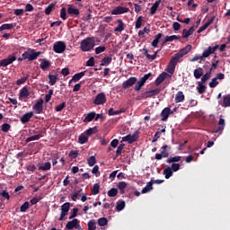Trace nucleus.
Wrapping results in <instances>:
<instances>
[{
  "instance_id": "3c124183",
  "label": "nucleus",
  "mask_w": 230,
  "mask_h": 230,
  "mask_svg": "<svg viewBox=\"0 0 230 230\" xmlns=\"http://www.w3.org/2000/svg\"><path fill=\"white\" fill-rule=\"evenodd\" d=\"M112 62V58L111 57H106L103 58L101 61V66H109Z\"/></svg>"
},
{
  "instance_id": "f03ea898",
  "label": "nucleus",
  "mask_w": 230,
  "mask_h": 230,
  "mask_svg": "<svg viewBox=\"0 0 230 230\" xmlns=\"http://www.w3.org/2000/svg\"><path fill=\"white\" fill-rule=\"evenodd\" d=\"M40 55H42V51H35L33 49H29L28 51L22 54V57H23V60L33 62V60H37Z\"/></svg>"
},
{
  "instance_id": "412c9836",
  "label": "nucleus",
  "mask_w": 230,
  "mask_h": 230,
  "mask_svg": "<svg viewBox=\"0 0 230 230\" xmlns=\"http://www.w3.org/2000/svg\"><path fill=\"white\" fill-rule=\"evenodd\" d=\"M215 21V18H210L209 20H208L204 25H202L201 27H199V29L197 31V33H202V31H204L205 30H208V27L210 26V24H213V22Z\"/></svg>"
},
{
  "instance_id": "680f3d73",
  "label": "nucleus",
  "mask_w": 230,
  "mask_h": 230,
  "mask_svg": "<svg viewBox=\"0 0 230 230\" xmlns=\"http://www.w3.org/2000/svg\"><path fill=\"white\" fill-rule=\"evenodd\" d=\"M79 151L78 150H72L68 154V157L71 159H76L78 157Z\"/></svg>"
},
{
  "instance_id": "393cba45",
  "label": "nucleus",
  "mask_w": 230,
  "mask_h": 230,
  "mask_svg": "<svg viewBox=\"0 0 230 230\" xmlns=\"http://www.w3.org/2000/svg\"><path fill=\"white\" fill-rule=\"evenodd\" d=\"M184 99H185L184 93H182V91H179L176 93L174 102H175V103H181V102H184Z\"/></svg>"
},
{
  "instance_id": "f257e3e1",
  "label": "nucleus",
  "mask_w": 230,
  "mask_h": 230,
  "mask_svg": "<svg viewBox=\"0 0 230 230\" xmlns=\"http://www.w3.org/2000/svg\"><path fill=\"white\" fill-rule=\"evenodd\" d=\"M94 46H96L94 37H88L81 41L80 49L81 50L87 52L91 51V49H94Z\"/></svg>"
},
{
  "instance_id": "49530a36",
  "label": "nucleus",
  "mask_w": 230,
  "mask_h": 230,
  "mask_svg": "<svg viewBox=\"0 0 230 230\" xmlns=\"http://www.w3.org/2000/svg\"><path fill=\"white\" fill-rule=\"evenodd\" d=\"M154 190V186L152 185L151 181H148L146 186L142 190L141 193H148L149 191H152Z\"/></svg>"
},
{
  "instance_id": "7ed1b4c3",
  "label": "nucleus",
  "mask_w": 230,
  "mask_h": 230,
  "mask_svg": "<svg viewBox=\"0 0 230 230\" xmlns=\"http://www.w3.org/2000/svg\"><path fill=\"white\" fill-rule=\"evenodd\" d=\"M181 56L178 53L174 54L171 58L167 67V72L170 73V75H173V73H175V67L177 64H179V60H181Z\"/></svg>"
},
{
  "instance_id": "69168bd1",
  "label": "nucleus",
  "mask_w": 230,
  "mask_h": 230,
  "mask_svg": "<svg viewBox=\"0 0 230 230\" xmlns=\"http://www.w3.org/2000/svg\"><path fill=\"white\" fill-rule=\"evenodd\" d=\"M87 163L89 166H94V164H96V156L94 155L90 156L88 158Z\"/></svg>"
},
{
  "instance_id": "a18cd8bd",
  "label": "nucleus",
  "mask_w": 230,
  "mask_h": 230,
  "mask_svg": "<svg viewBox=\"0 0 230 230\" xmlns=\"http://www.w3.org/2000/svg\"><path fill=\"white\" fill-rule=\"evenodd\" d=\"M207 87L204 85V83L199 82L197 86V91L199 94H204V92L206 91Z\"/></svg>"
},
{
  "instance_id": "bf43d9fd",
  "label": "nucleus",
  "mask_w": 230,
  "mask_h": 230,
  "mask_svg": "<svg viewBox=\"0 0 230 230\" xmlns=\"http://www.w3.org/2000/svg\"><path fill=\"white\" fill-rule=\"evenodd\" d=\"M141 24H143V16H139L136 22H135V28L136 30H139L141 28Z\"/></svg>"
},
{
  "instance_id": "f704fd0d",
  "label": "nucleus",
  "mask_w": 230,
  "mask_h": 230,
  "mask_svg": "<svg viewBox=\"0 0 230 230\" xmlns=\"http://www.w3.org/2000/svg\"><path fill=\"white\" fill-rule=\"evenodd\" d=\"M119 25L114 29V31L121 32L123 30H125V23L123 22V20L119 19L117 21Z\"/></svg>"
},
{
  "instance_id": "f8f14e48",
  "label": "nucleus",
  "mask_w": 230,
  "mask_h": 230,
  "mask_svg": "<svg viewBox=\"0 0 230 230\" xmlns=\"http://www.w3.org/2000/svg\"><path fill=\"white\" fill-rule=\"evenodd\" d=\"M160 93H161V89L156 88L155 90H150V91L142 93L141 96L144 100H146V98H152L154 96H157V94H159Z\"/></svg>"
},
{
  "instance_id": "2f4dec72",
  "label": "nucleus",
  "mask_w": 230,
  "mask_h": 230,
  "mask_svg": "<svg viewBox=\"0 0 230 230\" xmlns=\"http://www.w3.org/2000/svg\"><path fill=\"white\" fill-rule=\"evenodd\" d=\"M40 137H43L41 133H39L37 135L29 137L25 139V143H31V141H39V139H40Z\"/></svg>"
},
{
  "instance_id": "864d4df0",
  "label": "nucleus",
  "mask_w": 230,
  "mask_h": 230,
  "mask_svg": "<svg viewBox=\"0 0 230 230\" xmlns=\"http://www.w3.org/2000/svg\"><path fill=\"white\" fill-rule=\"evenodd\" d=\"M55 10V4H50L45 8V14L46 15H50L51 12Z\"/></svg>"
},
{
  "instance_id": "c03bdc74",
  "label": "nucleus",
  "mask_w": 230,
  "mask_h": 230,
  "mask_svg": "<svg viewBox=\"0 0 230 230\" xmlns=\"http://www.w3.org/2000/svg\"><path fill=\"white\" fill-rule=\"evenodd\" d=\"M164 175L165 179H170L173 175V171L172 170V167H167L164 170Z\"/></svg>"
},
{
  "instance_id": "4c0bfd02",
  "label": "nucleus",
  "mask_w": 230,
  "mask_h": 230,
  "mask_svg": "<svg viewBox=\"0 0 230 230\" xmlns=\"http://www.w3.org/2000/svg\"><path fill=\"white\" fill-rule=\"evenodd\" d=\"M201 76H204V70L202 69V67H199L197 69L194 70V78H196V80H199V78H200Z\"/></svg>"
},
{
  "instance_id": "2eb2a0df",
  "label": "nucleus",
  "mask_w": 230,
  "mask_h": 230,
  "mask_svg": "<svg viewBox=\"0 0 230 230\" xmlns=\"http://www.w3.org/2000/svg\"><path fill=\"white\" fill-rule=\"evenodd\" d=\"M218 48V45H216L215 47H208V49H206L201 55L202 58H208V57H209V55H213V53H215V51H217Z\"/></svg>"
},
{
  "instance_id": "5fc2aeb1",
  "label": "nucleus",
  "mask_w": 230,
  "mask_h": 230,
  "mask_svg": "<svg viewBox=\"0 0 230 230\" xmlns=\"http://www.w3.org/2000/svg\"><path fill=\"white\" fill-rule=\"evenodd\" d=\"M30 209V202L25 201L20 208L21 213H26Z\"/></svg>"
},
{
  "instance_id": "39448f33",
  "label": "nucleus",
  "mask_w": 230,
  "mask_h": 230,
  "mask_svg": "<svg viewBox=\"0 0 230 230\" xmlns=\"http://www.w3.org/2000/svg\"><path fill=\"white\" fill-rule=\"evenodd\" d=\"M152 76V73L146 74L144 76L140 78L139 81L137 80L135 86H134V91H137V93H139L141 89L145 86L146 84V80H149Z\"/></svg>"
},
{
  "instance_id": "0eeeda50",
  "label": "nucleus",
  "mask_w": 230,
  "mask_h": 230,
  "mask_svg": "<svg viewBox=\"0 0 230 230\" xmlns=\"http://www.w3.org/2000/svg\"><path fill=\"white\" fill-rule=\"evenodd\" d=\"M17 60L15 53L9 55L6 58L0 60V67H6Z\"/></svg>"
},
{
  "instance_id": "a211bd4d",
  "label": "nucleus",
  "mask_w": 230,
  "mask_h": 230,
  "mask_svg": "<svg viewBox=\"0 0 230 230\" xmlns=\"http://www.w3.org/2000/svg\"><path fill=\"white\" fill-rule=\"evenodd\" d=\"M166 76H169L166 72H163L158 75V77L155 81V84L156 85V87H158V85H161L164 82V80H166Z\"/></svg>"
},
{
  "instance_id": "f3484780",
  "label": "nucleus",
  "mask_w": 230,
  "mask_h": 230,
  "mask_svg": "<svg viewBox=\"0 0 230 230\" xmlns=\"http://www.w3.org/2000/svg\"><path fill=\"white\" fill-rule=\"evenodd\" d=\"M32 118H33V111H30L23 114L21 117L20 121L22 123V125H26V123H29L30 119H31Z\"/></svg>"
},
{
  "instance_id": "4be33fe9",
  "label": "nucleus",
  "mask_w": 230,
  "mask_h": 230,
  "mask_svg": "<svg viewBox=\"0 0 230 230\" xmlns=\"http://www.w3.org/2000/svg\"><path fill=\"white\" fill-rule=\"evenodd\" d=\"M195 32V27H190L189 30L188 29H183L182 31V39H188L189 37H190V35H193V33Z\"/></svg>"
},
{
  "instance_id": "aec40b11",
  "label": "nucleus",
  "mask_w": 230,
  "mask_h": 230,
  "mask_svg": "<svg viewBox=\"0 0 230 230\" xmlns=\"http://www.w3.org/2000/svg\"><path fill=\"white\" fill-rule=\"evenodd\" d=\"M80 224V220L74 218L72 221H68L66 225V228L68 230L75 229Z\"/></svg>"
},
{
  "instance_id": "4468645a",
  "label": "nucleus",
  "mask_w": 230,
  "mask_h": 230,
  "mask_svg": "<svg viewBox=\"0 0 230 230\" xmlns=\"http://www.w3.org/2000/svg\"><path fill=\"white\" fill-rule=\"evenodd\" d=\"M130 9L123 6H117L115 9L111 11L112 15H121V13H128Z\"/></svg>"
},
{
  "instance_id": "5701e85b",
  "label": "nucleus",
  "mask_w": 230,
  "mask_h": 230,
  "mask_svg": "<svg viewBox=\"0 0 230 230\" xmlns=\"http://www.w3.org/2000/svg\"><path fill=\"white\" fill-rule=\"evenodd\" d=\"M161 3H163V0H157L150 8V14L151 15H155L156 12H157V8H159V4H161Z\"/></svg>"
},
{
  "instance_id": "8fccbe9b",
  "label": "nucleus",
  "mask_w": 230,
  "mask_h": 230,
  "mask_svg": "<svg viewBox=\"0 0 230 230\" xmlns=\"http://www.w3.org/2000/svg\"><path fill=\"white\" fill-rule=\"evenodd\" d=\"M86 136H93V134H98V128L93 127L85 130Z\"/></svg>"
},
{
  "instance_id": "de8ad7c7",
  "label": "nucleus",
  "mask_w": 230,
  "mask_h": 230,
  "mask_svg": "<svg viewBox=\"0 0 230 230\" xmlns=\"http://www.w3.org/2000/svg\"><path fill=\"white\" fill-rule=\"evenodd\" d=\"M97 224L98 226H100V227H104V226H107V224H109V220H107L106 217H100L97 220Z\"/></svg>"
},
{
  "instance_id": "58836bf2",
  "label": "nucleus",
  "mask_w": 230,
  "mask_h": 230,
  "mask_svg": "<svg viewBox=\"0 0 230 230\" xmlns=\"http://www.w3.org/2000/svg\"><path fill=\"white\" fill-rule=\"evenodd\" d=\"M127 186H128V184L125 181H119L118 183L117 188L119 190L120 195L125 193V188H127Z\"/></svg>"
},
{
  "instance_id": "0e129e2a",
  "label": "nucleus",
  "mask_w": 230,
  "mask_h": 230,
  "mask_svg": "<svg viewBox=\"0 0 230 230\" xmlns=\"http://www.w3.org/2000/svg\"><path fill=\"white\" fill-rule=\"evenodd\" d=\"M145 33L148 35L150 33V28L145 27L142 31H139L138 37H144Z\"/></svg>"
},
{
  "instance_id": "6ab92c4d",
  "label": "nucleus",
  "mask_w": 230,
  "mask_h": 230,
  "mask_svg": "<svg viewBox=\"0 0 230 230\" xmlns=\"http://www.w3.org/2000/svg\"><path fill=\"white\" fill-rule=\"evenodd\" d=\"M40 63V67L42 69V71H46V69H49V67H51V62L46 58H40L39 59Z\"/></svg>"
},
{
  "instance_id": "bb28decb",
  "label": "nucleus",
  "mask_w": 230,
  "mask_h": 230,
  "mask_svg": "<svg viewBox=\"0 0 230 230\" xmlns=\"http://www.w3.org/2000/svg\"><path fill=\"white\" fill-rule=\"evenodd\" d=\"M123 112H126V110L125 109H120V110H118V111H114L113 108H111L109 111H108V114L110 116H118L119 114H123Z\"/></svg>"
},
{
  "instance_id": "052dcab7",
  "label": "nucleus",
  "mask_w": 230,
  "mask_h": 230,
  "mask_svg": "<svg viewBox=\"0 0 230 230\" xmlns=\"http://www.w3.org/2000/svg\"><path fill=\"white\" fill-rule=\"evenodd\" d=\"M92 193L93 195H98V193H100V184L98 183L93 184L92 189Z\"/></svg>"
},
{
  "instance_id": "13d9d810",
  "label": "nucleus",
  "mask_w": 230,
  "mask_h": 230,
  "mask_svg": "<svg viewBox=\"0 0 230 230\" xmlns=\"http://www.w3.org/2000/svg\"><path fill=\"white\" fill-rule=\"evenodd\" d=\"M123 148H125V144H120L117 150H116V156H115V159L117 157H119V155H121V152H123Z\"/></svg>"
},
{
  "instance_id": "e433bc0d",
  "label": "nucleus",
  "mask_w": 230,
  "mask_h": 230,
  "mask_svg": "<svg viewBox=\"0 0 230 230\" xmlns=\"http://www.w3.org/2000/svg\"><path fill=\"white\" fill-rule=\"evenodd\" d=\"M20 98H28L30 96V91H28V86H24L19 93Z\"/></svg>"
},
{
  "instance_id": "4d7b16f0",
  "label": "nucleus",
  "mask_w": 230,
  "mask_h": 230,
  "mask_svg": "<svg viewBox=\"0 0 230 230\" xmlns=\"http://www.w3.org/2000/svg\"><path fill=\"white\" fill-rule=\"evenodd\" d=\"M88 230H96V220L91 219L88 222Z\"/></svg>"
},
{
  "instance_id": "603ef678",
  "label": "nucleus",
  "mask_w": 230,
  "mask_h": 230,
  "mask_svg": "<svg viewBox=\"0 0 230 230\" xmlns=\"http://www.w3.org/2000/svg\"><path fill=\"white\" fill-rule=\"evenodd\" d=\"M39 170H42L43 172H46L48 170H51V163L46 162L45 164H43V165H40L39 167Z\"/></svg>"
},
{
  "instance_id": "ea45409f",
  "label": "nucleus",
  "mask_w": 230,
  "mask_h": 230,
  "mask_svg": "<svg viewBox=\"0 0 230 230\" xmlns=\"http://www.w3.org/2000/svg\"><path fill=\"white\" fill-rule=\"evenodd\" d=\"M15 23H4L0 26V31H4V30H13V28H15Z\"/></svg>"
},
{
  "instance_id": "20e7f679",
  "label": "nucleus",
  "mask_w": 230,
  "mask_h": 230,
  "mask_svg": "<svg viewBox=\"0 0 230 230\" xmlns=\"http://www.w3.org/2000/svg\"><path fill=\"white\" fill-rule=\"evenodd\" d=\"M170 150H172L171 146L164 145L161 147V153H157L155 156V159H156V161H161L163 158L166 159V157H170Z\"/></svg>"
},
{
  "instance_id": "09e8293b",
  "label": "nucleus",
  "mask_w": 230,
  "mask_h": 230,
  "mask_svg": "<svg viewBox=\"0 0 230 230\" xmlns=\"http://www.w3.org/2000/svg\"><path fill=\"white\" fill-rule=\"evenodd\" d=\"M116 209L117 211H123V209H125V201L122 199H119L117 202Z\"/></svg>"
},
{
  "instance_id": "72a5a7b5",
  "label": "nucleus",
  "mask_w": 230,
  "mask_h": 230,
  "mask_svg": "<svg viewBox=\"0 0 230 230\" xmlns=\"http://www.w3.org/2000/svg\"><path fill=\"white\" fill-rule=\"evenodd\" d=\"M222 107H230V94H226L223 96V101L221 103Z\"/></svg>"
},
{
  "instance_id": "c9c22d12",
  "label": "nucleus",
  "mask_w": 230,
  "mask_h": 230,
  "mask_svg": "<svg viewBox=\"0 0 230 230\" xmlns=\"http://www.w3.org/2000/svg\"><path fill=\"white\" fill-rule=\"evenodd\" d=\"M163 37V33H158L155 36L154 40L151 43V46H153V48H157V45L159 44V40H161V38Z\"/></svg>"
},
{
  "instance_id": "dca6fc26",
  "label": "nucleus",
  "mask_w": 230,
  "mask_h": 230,
  "mask_svg": "<svg viewBox=\"0 0 230 230\" xmlns=\"http://www.w3.org/2000/svg\"><path fill=\"white\" fill-rule=\"evenodd\" d=\"M173 114V111H172V109L170 108H164L162 112H161V116H162V121H167L168 118H170V115Z\"/></svg>"
},
{
  "instance_id": "79ce46f5",
  "label": "nucleus",
  "mask_w": 230,
  "mask_h": 230,
  "mask_svg": "<svg viewBox=\"0 0 230 230\" xmlns=\"http://www.w3.org/2000/svg\"><path fill=\"white\" fill-rule=\"evenodd\" d=\"M67 13H68V15H80V10H78L73 6H69L67 8Z\"/></svg>"
},
{
  "instance_id": "774afa93",
  "label": "nucleus",
  "mask_w": 230,
  "mask_h": 230,
  "mask_svg": "<svg viewBox=\"0 0 230 230\" xmlns=\"http://www.w3.org/2000/svg\"><path fill=\"white\" fill-rule=\"evenodd\" d=\"M118 195V189L112 188L108 191V197H116Z\"/></svg>"
},
{
  "instance_id": "6e6d98bb",
  "label": "nucleus",
  "mask_w": 230,
  "mask_h": 230,
  "mask_svg": "<svg viewBox=\"0 0 230 230\" xmlns=\"http://www.w3.org/2000/svg\"><path fill=\"white\" fill-rule=\"evenodd\" d=\"M10 128H12V126L9 123H4L1 126V131L4 133L9 132Z\"/></svg>"
},
{
  "instance_id": "6e6552de",
  "label": "nucleus",
  "mask_w": 230,
  "mask_h": 230,
  "mask_svg": "<svg viewBox=\"0 0 230 230\" xmlns=\"http://www.w3.org/2000/svg\"><path fill=\"white\" fill-rule=\"evenodd\" d=\"M69 209H71V203L69 202H66L61 206V214L58 218L59 222H62V220H64V217H67Z\"/></svg>"
},
{
  "instance_id": "473e14b6",
  "label": "nucleus",
  "mask_w": 230,
  "mask_h": 230,
  "mask_svg": "<svg viewBox=\"0 0 230 230\" xmlns=\"http://www.w3.org/2000/svg\"><path fill=\"white\" fill-rule=\"evenodd\" d=\"M213 71V68H210L209 71H208L202 77H201V84L207 83L211 78V73Z\"/></svg>"
},
{
  "instance_id": "ddd939ff",
  "label": "nucleus",
  "mask_w": 230,
  "mask_h": 230,
  "mask_svg": "<svg viewBox=\"0 0 230 230\" xmlns=\"http://www.w3.org/2000/svg\"><path fill=\"white\" fill-rule=\"evenodd\" d=\"M137 82V77H129L128 80L122 83V89H130V87L136 85Z\"/></svg>"
},
{
  "instance_id": "c756f323",
  "label": "nucleus",
  "mask_w": 230,
  "mask_h": 230,
  "mask_svg": "<svg viewBox=\"0 0 230 230\" xmlns=\"http://www.w3.org/2000/svg\"><path fill=\"white\" fill-rule=\"evenodd\" d=\"M182 160V156L181 155H176V156H172V157H170L166 160V163H168L169 164H176V163H179Z\"/></svg>"
},
{
  "instance_id": "37998d69",
  "label": "nucleus",
  "mask_w": 230,
  "mask_h": 230,
  "mask_svg": "<svg viewBox=\"0 0 230 230\" xmlns=\"http://www.w3.org/2000/svg\"><path fill=\"white\" fill-rule=\"evenodd\" d=\"M89 141V137L85 134H81L78 137V143L80 145H85Z\"/></svg>"
},
{
  "instance_id": "338daca9",
  "label": "nucleus",
  "mask_w": 230,
  "mask_h": 230,
  "mask_svg": "<svg viewBox=\"0 0 230 230\" xmlns=\"http://www.w3.org/2000/svg\"><path fill=\"white\" fill-rule=\"evenodd\" d=\"M208 85L211 89H215V87H217V85H218V79H217L216 77L212 78V80L208 84Z\"/></svg>"
},
{
  "instance_id": "1a4fd4ad",
  "label": "nucleus",
  "mask_w": 230,
  "mask_h": 230,
  "mask_svg": "<svg viewBox=\"0 0 230 230\" xmlns=\"http://www.w3.org/2000/svg\"><path fill=\"white\" fill-rule=\"evenodd\" d=\"M32 110L35 114H42L44 112V100L40 99L37 102L32 106Z\"/></svg>"
},
{
  "instance_id": "423d86ee",
  "label": "nucleus",
  "mask_w": 230,
  "mask_h": 230,
  "mask_svg": "<svg viewBox=\"0 0 230 230\" xmlns=\"http://www.w3.org/2000/svg\"><path fill=\"white\" fill-rule=\"evenodd\" d=\"M139 130H137L134 132L133 135H127L125 137H122V141L128 143V145H132V143H136V141H137V139H139Z\"/></svg>"
},
{
  "instance_id": "c85d7f7f",
  "label": "nucleus",
  "mask_w": 230,
  "mask_h": 230,
  "mask_svg": "<svg viewBox=\"0 0 230 230\" xmlns=\"http://www.w3.org/2000/svg\"><path fill=\"white\" fill-rule=\"evenodd\" d=\"M226 127V119L220 118L218 121V127L216 129V133L218 134V132H222Z\"/></svg>"
},
{
  "instance_id": "a878e982",
  "label": "nucleus",
  "mask_w": 230,
  "mask_h": 230,
  "mask_svg": "<svg viewBox=\"0 0 230 230\" xmlns=\"http://www.w3.org/2000/svg\"><path fill=\"white\" fill-rule=\"evenodd\" d=\"M49 85H55V84H57V82H58V80H60L59 78H58V75H51V74H49Z\"/></svg>"
},
{
  "instance_id": "cd10ccee",
  "label": "nucleus",
  "mask_w": 230,
  "mask_h": 230,
  "mask_svg": "<svg viewBox=\"0 0 230 230\" xmlns=\"http://www.w3.org/2000/svg\"><path fill=\"white\" fill-rule=\"evenodd\" d=\"M95 118H96V112L92 111L85 116V118L84 119V122L89 123L93 121V119H94Z\"/></svg>"
},
{
  "instance_id": "b1692460",
  "label": "nucleus",
  "mask_w": 230,
  "mask_h": 230,
  "mask_svg": "<svg viewBox=\"0 0 230 230\" xmlns=\"http://www.w3.org/2000/svg\"><path fill=\"white\" fill-rule=\"evenodd\" d=\"M191 51V45H187L185 48L181 49L178 54L182 58L184 55H188Z\"/></svg>"
},
{
  "instance_id": "a19ab883",
  "label": "nucleus",
  "mask_w": 230,
  "mask_h": 230,
  "mask_svg": "<svg viewBox=\"0 0 230 230\" xmlns=\"http://www.w3.org/2000/svg\"><path fill=\"white\" fill-rule=\"evenodd\" d=\"M85 73H87V71H83V72L75 74L74 76L72 77V80L74 82H79L83 76H85Z\"/></svg>"
},
{
  "instance_id": "9d476101",
  "label": "nucleus",
  "mask_w": 230,
  "mask_h": 230,
  "mask_svg": "<svg viewBox=\"0 0 230 230\" xmlns=\"http://www.w3.org/2000/svg\"><path fill=\"white\" fill-rule=\"evenodd\" d=\"M104 103H107V96L104 93H100L95 96V99L93 100L94 105H104Z\"/></svg>"
},
{
  "instance_id": "e2e57ef3",
  "label": "nucleus",
  "mask_w": 230,
  "mask_h": 230,
  "mask_svg": "<svg viewBox=\"0 0 230 230\" xmlns=\"http://www.w3.org/2000/svg\"><path fill=\"white\" fill-rule=\"evenodd\" d=\"M66 102H62L59 105L56 106L55 111L56 112H62V111H64V109H66Z\"/></svg>"
},
{
  "instance_id": "7c9ffc66",
  "label": "nucleus",
  "mask_w": 230,
  "mask_h": 230,
  "mask_svg": "<svg viewBox=\"0 0 230 230\" xmlns=\"http://www.w3.org/2000/svg\"><path fill=\"white\" fill-rule=\"evenodd\" d=\"M181 36L177 35H172V36H166L164 40V44H166V42H173V40H180Z\"/></svg>"
},
{
  "instance_id": "9b49d317",
  "label": "nucleus",
  "mask_w": 230,
  "mask_h": 230,
  "mask_svg": "<svg viewBox=\"0 0 230 230\" xmlns=\"http://www.w3.org/2000/svg\"><path fill=\"white\" fill-rule=\"evenodd\" d=\"M66 48V43L64 41H57L53 45V51H55V53H64Z\"/></svg>"
}]
</instances>
